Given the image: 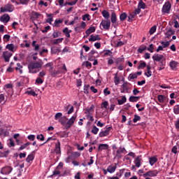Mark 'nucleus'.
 I'll use <instances>...</instances> for the list:
<instances>
[{
	"label": "nucleus",
	"instance_id": "obj_2",
	"mask_svg": "<svg viewBox=\"0 0 179 179\" xmlns=\"http://www.w3.org/2000/svg\"><path fill=\"white\" fill-rule=\"evenodd\" d=\"M13 10H15V6H13L12 3H7L0 8L1 13H5V12H13Z\"/></svg>",
	"mask_w": 179,
	"mask_h": 179
},
{
	"label": "nucleus",
	"instance_id": "obj_16",
	"mask_svg": "<svg viewBox=\"0 0 179 179\" xmlns=\"http://www.w3.org/2000/svg\"><path fill=\"white\" fill-rule=\"evenodd\" d=\"M108 149V144H100L98 147V150L101 152V150H107Z\"/></svg>",
	"mask_w": 179,
	"mask_h": 179
},
{
	"label": "nucleus",
	"instance_id": "obj_32",
	"mask_svg": "<svg viewBox=\"0 0 179 179\" xmlns=\"http://www.w3.org/2000/svg\"><path fill=\"white\" fill-rule=\"evenodd\" d=\"M94 54H96V50H91V52H90L88 57L89 61H93V55H94Z\"/></svg>",
	"mask_w": 179,
	"mask_h": 179
},
{
	"label": "nucleus",
	"instance_id": "obj_9",
	"mask_svg": "<svg viewBox=\"0 0 179 179\" xmlns=\"http://www.w3.org/2000/svg\"><path fill=\"white\" fill-rule=\"evenodd\" d=\"M152 59L157 62H160L161 61H163V59H164V56L163 55L155 54L152 56Z\"/></svg>",
	"mask_w": 179,
	"mask_h": 179
},
{
	"label": "nucleus",
	"instance_id": "obj_34",
	"mask_svg": "<svg viewBox=\"0 0 179 179\" xmlns=\"http://www.w3.org/2000/svg\"><path fill=\"white\" fill-rule=\"evenodd\" d=\"M31 143L27 142L20 146V148L18 149V150H23L24 149H26L27 146H30Z\"/></svg>",
	"mask_w": 179,
	"mask_h": 179
},
{
	"label": "nucleus",
	"instance_id": "obj_35",
	"mask_svg": "<svg viewBox=\"0 0 179 179\" xmlns=\"http://www.w3.org/2000/svg\"><path fill=\"white\" fill-rule=\"evenodd\" d=\"M6 100H5V95L0 94V104H5Z\"/></svg>",
	"mask_w": 179,
	"mask_h": 179
},
{
	"label": "nucleus",
	"instance_id": "obj_40",
	"mask_svg": "<svg viewBox=\"0 0 179 179\" xmlns=\"http://www.w3.org/2000/svg\"><path fill=\"white\" fill-rule=\"evenodd\" d=\"M83 66H86V68L90 69V68H92V63H90V62H84L83 63Z\"/></svg>",
	"mask_w": 179,
	"mask_h": 179
},
{
	"label": "nucleus",
	"instance_id": "obj_21",
	"mask_svg": "<svg viewBox=\"0 0 179 179\" xmlns=\"http://www.w3.org/2000/svg\"><path fill=\"white\" fill-rule=\"evenodd\" d=\"M149 163L150 166H153L155 163H157V157H151L149 158Z\"/></svg>",
	"mask_w": 179,
	"mask_h": 179
},
{
	"label": "nucleus",
	"instance_id": "obj_24",
	"mask_svg": "<svg viewBox=\"0 0 179 179\" xmlns=\"http://www.w3.org/2000/svg\"><path fill=\"white\" fill-rule=\"evenodd\" d=\"M139 99H141V96H131L129 97V100L131 103H136V101H138Z\"/></svg>",
	"mask_w": 179,
	"mask_h": 179
},
{
	"label": "nucleus",
	"instance_id": "obj_19",
	"mask_svg": "<svg viewBox=\"0 0 179 179\" xmlns=\"http://www.w3.org/2000/svg\"><path fill=\"white\" fill-rule=\"evenodd\" d=\"M99 40H101V38L99 35H91L89 38V41H99Z\"/></svg>",
	"mask_w": 179,
	"mask_h": 179
},
{
	"label": "nucleus",
	"instance_id": "obj_48",
	"mask_svg": "<svg viewBox=\"0 0 179 179\" xmlns=\"http://www.w3.org/2000/svg\"><path fill=\"white\" fill-rule=\"evenodd\" d=\"M143 68H146V62H143L139 64L138 69H143Z\"/></svg>",
	"mask_w": 179,
	"mask_h": 179
},
{
	"label": "nucleus",
	"instance_id": "obj_15",
	"mask_svg": "<svg viewBox=\"0 0 179 179\" xmlns=\"http://www.w3.org/2000/svg\"><path fill=\"white\" fill-rule=\"evenodd\" d=\"M1 22H3V23H8V22H9V20H10V17L8 14L3 15L1 17Z\"/></svg>",
	"mask_w": 179,
	"mask_h": 179
},
{
	"label": "nucleus",
	"instance_id": "obj_13",
	"mask_svg": "<svg viewBox=\"0 0 179 179\" xmlns=\"http://www.w3.org/2000/svg\"><path fill=\"white\" fill-rule=\"evenodd\" d=\"M125 152V148H122L120 147L117 149V152H116V157H119L120 159H121V157H122V153H124Z\"/></svg>",
	"mask_w": 179,
	"mask_h": 179
},
{
	"label": "nucleus",
	"instance_id": "obj_57",
	"mask_svg": "<svg viewBox=\"0 0 179 179\" xmlns=\"http://www.w3.org/2000/svg\"><path fill=\"white\" fill-rule=\"evenodd\" d=\"M60 72L59 71H55L51 72V76H52L53 78H55V76H57V75H59Z\"/></svg>",
	"mask_w": 179,
	"mask_h": 179
},
{
	"label": "nucleus",
	"instance_id": "obj_17",
	"mask_svg": "<svg viewBox=\"0 0 179 179\" xmlns=\"http://www.w3.org/2000/svg\"><path fill=\"white\" fill-rule=\"evenodd\" d=\"M111 23L113 24H115L117 23V14L115 12H112L111 13Z\"/></svg>",
	"mask_w": 179,
	"mask_h": 179
},
{
	"label": "nucleus",
	"instance_id": "obj_44",
	"mask_svg": "<svg viewBox=\"0 0 179 179\" xmlns=\"http://www.w3.org/2000/svg\"><path fill=\"white\" fill-rule=\"evenodd\" d=\"M92 134H94V135H97V134L99 132V128H97V127H96V126H94L92 129Z\"/></svg>",
	"mask_w": 179,
	"mask_h": 179
},
{
	"label": "nucleus",
	"instance_id": "obj_7",
	"mask_svg": "<svg viewBox=\"0 0 179 179\" xmlns=\"http://www.w3.org/2000/svg\"><path fill=\"white\" fill-rule=\"evenodd\" d=\"M113 129L112 127H109L106 128L105 131H102L99 133V137L100 138H104V136H108L110 135V131Z\"/></svg>",
	"mask_w": 179,
	"mask_h": 179
},
{
	"label": "nucleus",
	"instance_id": "obj_6",
	"mask_svg": "<svg viewBox=\"0 0 179 179\" xmlns=\"http://www.w3.org/2000/svg\"><path fill=\"white\" fill-rule=\"evenodd\" d=\"M143 162V159H142V155L137 156L134 159V164L136 167L139 169L141 166H142V162Z\"/></svg>",
	"mask_w": 179,
	"mask_h": 179
},
{
	"label": "nucleus",
	"instance_id": "obj_60",
	"mask_svg": "<svg viewBox=\"0 0 179 179\" xmlns=\"http://www.w3.org/2000/svg\"><path fill=\"white\" fill-rule=\"evenodd\" d=\"M62 113H57L55 115V120H59V118H62Z\"/></svg>",
	"mask_w": 179,
	"mask_h": 179
},
{
	"label": "nucleus",
	"instance_id": "obj_12",
	"mask_svg": "<svg viewBox=\"0 0 179 179\" xmlns=\"http://www.w3.org/2000/svg\"><path fill=\"white\" fill-rule=\"evenodd\" d=\"M55 153L56 155H61V143L59 140H57V142L55 143Z\"/></svg>",
	"mask_w": 179,
	"mask_h": 179
},
{
	"label": "nucleus",
	"instance_id": "obj_38",
	"mask_svg": "<svg viewBox=\"0 0 179 179\" xmlns=\"http://www.w3.org/2000/svg\"><path fill=\"white\" fill-rule=\"evenodd\" d=\"M114 83L116 85L120 83V77H118V75L117 73L115 74Z\"/></svg>",
	"mask_w": 179,
	"mask_h": 179
},
{
	"label": "nucleus",
	"instance_id": "obj_23",
	"mask_svg": "<svg viewBox=\"0 0 179 179\" xmlns=\"http://www.w3.org/2000/svg\"><path fill=\"white\" fill-rule=\"evenodd\" d=\"M170 67L171 68V69H173V71H174V69H176V68H177V65H178V62H176V61H171L169 63Z\"/></svg>",
	"mask_w": 179,
	"mask_h": 179
},
{
	"label": "nucleus",
	"instance_id": "obj_27",
	"mask_svg": "<svg viewBox=\"0 0 179 179\" xmlns=\"http://www.w3.org/2000/svg\"><path fill=\"white\" fill-rule=\"evenodd\" d=\"M151 69L150 66H147V72L145 73L147 78H150V76H152V71H150Z\"/></svg>",
	"mask_w": 179,
	"mask_h": 179
},
{
	"label": "nucleus",
	"instance_id": "obj_43",
	"mask_svg": "<svg viewBox=\"0 0 179 179\" xmlns=\"http://www.w3.org/2000/svg\"><path fill=\"white\" fill-rule=\"evenodd\" d=\"M90 87V85H85L84 86V93H85V94H89Z\"/></svg>",
	"mask_w": 179,
	"mask_h": 179
},
{
	"label": "nucleus",
	"instance_id": "obj_8",
	"mask_svg": "<svg viewBox=\"0 0 179 179\" xmlns=\"http://www.w3.org/2000/svg\"><path fill=\"white\" fill-rule=\"evenodd\" d=\"M12 170H13L12 166H5L1 169V173L3 175L10 174V173H12Z\"/></svg>",
	"mask_w": 179,
	"mask_h": 179
},
{
	"label": "nucleus",
	"instance_id": "obj_46",
	"mask_svg": "<svg viewBox=\"0 0 179 179\" xmlns=\"http://www.w3.org/2000/svg\"><path fill=\"white\" fill-rule=\"evenodd\" d=\"M173 113H174V114H176V115L179 114V105H176L174 106Z\"/></svg>",
	"mask_w": 179,
	"mask_h": 179
},
{
	"label": "nucleus",
	"instance_id": "obj_59",
	"mask_svg": "<svg viewBox=\"0 0 179 179\" xmlns=\"http://www.w3.org/2000/svg\"><path fill=\"white\" fill-rule=\"evenodd\" d=\"M36 139H38L39 141H41V142H43V141H44V139H45L44 135H43V134L37 135Z\"/></svg>",
	"mask_w": 179,
	"mask_h": 179
},
{
	"label": "nucleus",
	"instance_id": "obj_53",
	"mask_svg": "<svg viewBox=\"0 0 179 179\" xmlns=\"http://www.w3.org/2000/svg\"><path fill=\"white\" fill-rule=\"evenodd\" d=\"M78 3V0H74L73 1L67 2L65 5H69L70 6H73V5H76Z\"/></svg>",
	"mask_w": 179,
	"mask_h": 179
},
{
	"label": "nucleus",
	"instance_id": "obj_25",
	"mask_svg": "<svg viewBox=\"0 0 179 179\" xmlns=\"http://www.w3.org/2000/svg\"><path fill=\"white\" fill-rule=\"evenodd\" d=\"M6 48H7V50H9V51H11L12 52H15V45H13V43L8 44L6 46Z\"/></svg>",
	"mask_w": 179,
	"mask_h": 179
},
{
	"label": "nucleus",
	"instance_id": "obj_14",
	"mask_svg": "<svg viewBox=\"0 0 179 179\" xmlns=\"http://www.w3.org/2000/svg\"><path fill=\"white\" fill-rule=\"evenodd\" d=\"M115 170H117V164H115V165H110L107 168L108 173H110V174H113Z\"/></svg>",
	"mask_w": 179,
	"mask_h": 179
},
{
	"label": "nucleus",
	"instance_id": "obj_61",
	"mask_svg": "<svg viewBox=\"0 0 179 179\" xmlns=\"http://www.w3.org/2000/svg\"><path fill=\"white\" fill-rule=\"evenodd\" d=\"M156 31V26H153L150 28L149 33L150 34H153Z\"/></svg>",
	"mask_w": 179,
	"mask_h": 179
},
{
	"label": "nucleus",
	"instance_id": "obj_5",
	"mask_svg": "<svg viewBox=\"0 0 179 179\" xmlns=\"http://www.w3.org/2000/svg\"><path fill=\"white\" fill-rule=\"evenodd\" d=\"M76 115H73L68 121L66 122V129H69L73 124H75V121H76Z\"/></svg>",
	"mask_w": 179,
	"mask_h": 179
},
{
	"label": "nucleus",
	"instance_id": "obj_30",
	"mask_svg": "<svg viewBox=\"0 0 179 179\" xmlns=\"http://www.w3.org/2000/svg\"><path fill=\"white\" fill-rule=\"evenodd\" d=\"M126 101H127V97L125 96H122L121 99L117 100V103L119 106H122V104H124V103H125Z\"/></svg>",
	"mask_w": 179,
	"mask_h": 179
},
{
	"label": "nucleus",
	"instance_id": "obj_45",
	"mask_svg": "<svg viewBox=\"0 0 179 179\" xmlns=\"http://www.w3.org/2000/svg\"><path fill=\"white\" fill-rule=\"evenodd\" d=\"M17 67L15 68L16 71H20V73H23V70H22V68H23V66H22L20 63L17 64Z\"/></svg>",
	"mask_w": 179,
	"mask_h": 179
},
{
	"label": "nucleus",
	"instance_id": "obj_54",
	"mask_svg": "<svg viewBox=\"0 0 179 179\" xmlns=\"http://www.w3.org/2000/svg\"><path fill=\"white\" fill-rule=\"evenodd\" d=\"M136 78H138V76L136 75V73H131L129 76V79L130 80H132V79H136Z\"/></svg>",
	"mask_w": 179,
	"mask_h": 179
},
{
	"label": "nucleus",
	"instance_id": "obj_55",
	"mask_svg": "<svg viewBox=\"0 0 179 179\" xmlns=\"http://www.w3.org/2000/svg\"><path fill=\"white\" fill-rule=\"evenodd\" d=\"M108 106V102L106 101L102 102L101 104V108H107Z\"/></svg>",
	"mask_w": 179,
	"mask_h": 179
},
{
	"label": "nucleus",
	"instance_id": "obj_56",
	"mask_svg": "<svg viewBox=\"0 0 179 179\" xmlns=\"http://www.w3.org/2000/svg\"><path fill=\"white\" fill-rule=\"evenodd\" d=\"M147 50L148 51H150V52H153L155 51V45L153 44H150Z\"/></svg>",
	"mask_w": 179,
	"mask_h": 179
},
{
	"label": "nucleus",
	"instance_id": "obj_1",
	"mask_svg": "<svg viewBox=\"0 0 179 179\" xmlns=\"http://www.w3.org/2000/svg\"><path fill=\"white\" fill-rule=\"evenodd\" d=\"M43 61L39 62H32L29 64L28 65V69L29 73H37L40 72V70L41 68H43Z\"/></svg>",
	"mask_w": 179,
	"mask_h": 179
},
{
	"label": "nucleus",
	"instance_id": "obj_37",
	"mask_svg": "<svg viewBox=\"0 0 179 179\" xmlns=\"http://www.w3.org/2000/svg\"><path fill=\"white\" fill-rule=\"evenodd\" d=\"M127 13H123L120 15V19L121 20V22H124V20H125V19H127Z\"/></svg>",
	"mask_w": 179,
	"mask_h": 179
},
{
	"label": "nucleus",
	"instance_id": "obj_41",
	"mask_svg": "<svg viewBox=\"0 0 179 179\" xmlns=\"http://www.w3.org/2000/svg\"><path fill=\"white\" fill-rule=\"evenodd\" d=\"M63 33L65 34L66 37L69 38L71 37V34L68 31V27H66L63 29Z\"/></svg>",
	"mask_w": 179,
	"mask_h": 179
},
{
	"label": "nucleus",
	"instance_id": "obj_36",
	"mask_svg": "<svg viewBox=\"0 0 179 179\" xmlns=\"http://www.w3.org/2000/svg\"><path fill=\"white\" fill-rule=\"evenodd\" d=\"M157 98L159 103H164V100H166V96L164 95H158Z\"/></svg>",
	"mask_w": 179,
	"mask_h": 179
},
{
	"label": "nucleus",
	"instance_id": "obj_22",
	"mask_svg": "<svg viewBox=\"0 0 179 179\" xmlns=\"http://www.w3.org/2000/svg\"><path fill=\"white\" fill-rule=\"evenodd\" d=\"M6 89H8V90H7V93L8 94V96H12V94H13V93L12 92V85L11 84H7L6 85Z\"/></svg>",
	"mask_w": 179,
	"mask_h": 179
},
{
	"label": "nucleus",
	"instance_id": "obj_63",
	"mask_svg": "<svg viewBox=\"0 0 179 179\" xmlns=\"http://www.w3.org/2000/svg\"><path fill=\"white\" fill-rule=\"evenodd\" d=\"M62 22H63L62 20H55V26L56 27H58V24L62 23Z\"/></svg>",
	"mask_w": 179,
	"mask_h": 179
},
{
	"label": "nucleus",
	"instance_id": "obj_18",
	"mask_svg": "<svg viewBox=\"0 0 179 179\" xmlns=\"http://www.w3.org/2000/svg\"><path fill=\"white\" fill-rule=\"evenodd\" d=\"M101 15L102 16H103V17L105 19H106V20H110V13H108V11L106 10H103L102 12H101Z\"/></svg>",
	"mask_w": 179,
	"mask_h": 179
},
{
	"label": "nucleus",
	"instance_id": "obj_31",
	"mask_svg": "<svg viewBox=\"0 0 179 179\" xmlns=\"http://www.w3.org/2000/svg\"><path fill=\"white\" fill-rule=\"evenodd\" d=\"M122 89L126 90V93H129V87H128V82L124 83L122 85Z\"/></svg>",
	"mask_w": 179,
	"mask_h": 179
},
{
	"label": "nucleus",
	"instance_id": "obj_20",
	"mask_svg": "<svg viewBox=\"0 0 179 179\" xmlns=\"http://www.w3.org/2000/svg\"><path fill=\"white\" fill-rule=\"evenodd\" d=\"M94 31H96V27H90L85 31V34H87V36H89V35L92 34V33H94Z\"/></svg>",
	"mask_w": 179,
	"mask_h": 179
},
{
	"label": "nucleus",
	"instance_id": "obj_33",
	"mask_svg": "<svg viewBox=\"0 0 179 179\" xmlns=\"http://www.w3.org/2000/svg\"><path fill=\"white\" fill-rule=\"evenodd\" d=\"M170 43H171V41H166V42L162 41V42H161V44L162 45V47H163L164 48H167V47H169V46H170Z\"/></svg>",
	"mask_w": 179,
	"mask_h": 179
},
{
	"label": "nucleus",
	"instance_id": "obj_28",
	"mask_svg": "<svg viewBox=\"0 0 179 179\" xmlns=\"http://www.w3.org/2000/svg\"><path fill=\"white\" fill-rule=\"evenodd\" d=\"M34 160V155L33 154H29L26 158V162L27 163H30V162H33Z\"/></svg>",
	"mask_w": 179,
	"mask_h": 179
},
{
	"label": "nucleus",
	"instance_id": "obj_11",
	"mask_svg": "<svg viewBox=\"0 0 179 179\" xmlns=\"http://www.w3.org/2000/svg\"><path fill=\"white\" fill-rule=\"evenodd\" d=\"M12 55L13 54L8 51H5L3 52V58H4L6 62H9V59H10V57H12Z\"/></svg>",
	"mask_w": 179,
	"mask_h": 179
},
{
	"label": "nucleus",
	"instance_id": "obj_62",
	"mask_svg": "<svg viewBox=\"0 0 179 179\" xmlns=\"http://www.w3.org/2000/svg\"><path fill=\"white\" fill-rule=\"evenodd\" d=\"M145 50H146V46L140 47V48L138 49V52H140V54H142V52H143V51H145Z\"/></svg>",
	"mask_w": 179,
	"mask_h": 179
},
{
	"label": "nucleus",
	"instance_id": "obj_42",
	"mask_svg": "<svg viewBox=\"0 0 179 179\" xmlns=\"http://www.w3.org/2000/svg\"><path fill=\"white\" fill-rule=\"evenodd\" d=\"M145 8H146V4H145L143 3V1H141L138 3V8H140V9H145Z\"/></svg>",
	"mask_w": 179,
	"mask_h": 179
},
{
	"label": "nucleus",
	"instance_id": "obj_29",
	"mask_svg": "<svg viewBox=\"0 0 179 179\" xmlns=\"http://www.w3.org/2000/svg\"><path fill=\"white\" fill-rule=\"evenodd\" d=\"M9 135V132L8 131L3 129H0V136H8Z\"/></svg>",
	"mask_w": 179,
	"mask_h": 179
},
{
	"label": "nucleus",
	"instance_id": "obj_3",
	"mask_svg": "<svg viewBox=\"0 0 179 179\" xmlns=\"http://www.w3.org/2000/svg\"><path fill=\"white\" fill-rule=\"evenodd\" d=\"M157 174H159L158 170H150L147 171L145 173L143 174V177H157Z\"/></svg>",
	"mask_w": 179,
	"mask_h": 179
},
{
	"label": "nucleus",
	"instance_id": "obj_49",
	"mask_svg": "<svg viewBox=\"0 0 179 179\" xmlns=\"http://www.w3.org/2000/svg\"><path fill=\"white\" fill-rule=\"evenodd\" d=\"M26 94H29V96H34V97H36V96H37V94H36V92L34 91H27Z\"/></svg>",
	"mask_w": 179,
	"mask_h": 179
},
{
	"label": "nucleus",
	"instance_id": "obj_26",
	"mask_svg": "<svg viewBox=\"0 0 179 179\" xmlns=\"http://www.w3.org/2000/svg\"><path fill=\"white\" fill-rule=\"evenodd\" d=\"M66 121H68V118L64 117H61L59 120V122H60V124H62V125H63V127H65L66 126Z\"/></svg>",
	"mask_w": 179,
	"mask_h": 179
},
{
	"label": "nucleus",
	"instance_id": "obj_58",
	"mask_svg": "<svg viewBox=\"0 0 179 179\" xmlns=\"http://www.w3.org/2000/svg\"><path fill=\"white\" fill-rule=\"evenodd\" d=\"M44 80H43V79H41V78H38L36 80V83H37V85H42V83H43Z\"/></svg>",
	"mask_w": 179,
	"mask_h": 179
},
{
	"label": "nucleus",
	"instance_id": "obj_64",
	"mask_svg": "<svg viewBox=\"0 0 179 179\" xmlns=\"http://www.w3.org/2000/svg\"><path fill=\"white\" fill-rule=\"evenodd\" d=\"M124 44V42L118 41L117 43H115V47H122Z\"/></svg>",
	"mask_w": 179,
	"mask_h": 179
},
{
	"label": "nucleus",
	"instance_id": "obj_50",
	"mask_svg": "<svg viewBox=\"0 0 179 179\" xmlns=\"http://www.w3.org/2000/svg\"><path fill=\"white\" fill-rule=\"evenodd\" d=\"M107 55L113 58V52L111 50H106L104 53V57H107Z\"/></svg>",
	"mask_w": 179,
	"mask_h": 179
},
{
	"label": "nucleus",
	"instance_id": "obj_52",
	"mask_svg": "<svg viewBox=\"0 0 179 179\" xmlns=\"http://www.w3.org/2000/svg\"><path fill=\"white\" fill-rule=\"evenodd\" d=\"M64 41V38L55 39V41L53 42V44L57 45L59 44V43H62Z\"/></svg>",
	"mask_w": 179,
	"mask_h": 179
},
{
	"label": "nucleus",
	"instance_id": "obj_51",
	"mask_svg": "<svg viewBox=\"0 0 179 179\" xmlns=\"http://www.w3.org/2000/svg\"><path fill=\"white\" fill-rule=\"evenodd\" d=\"M138 121H141V116L138 115H134V118L133 119V122H138Z\"/></svg>",
	"mask_w": 179,
	"mask_h": 179
},
{
	"label": "nucleus",
	"instance_id": "obj_39",
	"mask_svg": "<svg viewBox=\"0 0 179 179\" xmlns=\"http://www.w3.org/2000/svg\"><path fill=\"white\" fill-rule=\"evenodd\" d=\"M47 16H48V17H49V18H48V19L46 20V22H47V23H50V24H51L52 20H54L52 19V14H47Z\"/></svg>",
	"mask_w": 179,
	"mask_h": 179
},
{
	"label": "nucleus",
	"instance_id": "obj_4",
	"mask_svg": "<svg viewBox=\"0 0 179 179\" xmlns=\"http://www.w3.org/2000/svg\"><path fill=\"white\" fill-rule=\"evenodd\" d=\"M101 26H102L103 30H110L111 21L110 20H103L101 22Z\"/></svg>",
	"mask_w": 179,
	"mask_h": 179
},
{
	"label": "nucleus",
	"instance_id": "obj_47",
	"mask_svg": "<svg viewBox=\"0 0 179 179\" xmlns=\"http://www.w3.org/2000/svg\"><path fill=\"white\" fill-rule=\"evenodd\" d=\"M103 94L104 96H108L109 94H111V92L108 90V87H106L103 90Z\"/></svg>",
	"mask_w": 179,
	"mask_h": 179
},
{
	"label": "nucleus",
	"instance_id": "obj_10",
	"mask_svg": "<svg viewBox=\"0 0 179 179\" xmlns=\"http://www.w3.org/2000/svg\"><path fill=\"white\" fill-rule=\"evenodd\" d=\"M170 9H171V4L169 2L165 3L162 8L164 13H169V12H170Z\"/></svg>",
	"mask_w": 179,
	"mask_h": 179
}]
</instances>
